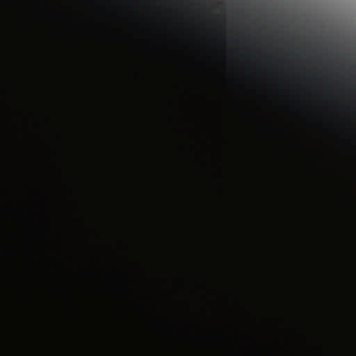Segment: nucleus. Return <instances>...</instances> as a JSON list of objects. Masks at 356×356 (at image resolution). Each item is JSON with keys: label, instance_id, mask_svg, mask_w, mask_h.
<instances>
[{"label": "nucleus", "instance_id": "nucleus-3", "mask_svg": "<svg viewBox=\"0 0 356 356\" xmlns=\"http://www.w3.org/2000/svg\"><path fill=\"white\" fill-rule=\"evenodd\" d=\"M104 273H106L107 275H108V270H107V269H106V268H104Z\"/></svg>", "mask_w": 356, "mask_h": 356}, {"label": "nucleus", "instance_id": "nucleus-1", "mask_svg": "<svg viewBox=\"0 0 356 356\" xmlns=\"http://www.w3.org/2000/svg\"><path fill=\"white\" fill-rule=\"evenodd\" d=\"M108 90H106V226H108V206L110 207V110H108Z\"/></svg>", "mask_w": 356, "mask_h": 356}, {"label": "nucleus", "instance_id": "nucleus-2", "mask_svg": "<svg viewBox=\"0 0 356 356\" xmlns=\"http://www.w3.org/2000/svg\"><path fill=\"white\" fill-rule=\"evenodd\" d=\"M106 286L109 291H114L116 290L115 286L110 282V280H106L105 281Z\"/></svg>", "mask_w": 356, "mask_h": 356}]
</instances>
